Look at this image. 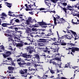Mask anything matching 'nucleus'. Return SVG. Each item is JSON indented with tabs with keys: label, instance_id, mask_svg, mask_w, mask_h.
Masks as SVG:
<instances>
[{
	"label": "nucleus",
	"instance_id": "4c0bfd02",
	"mask_svg": "<svg viewBox=\"0 0 79 79\" xmlns=\"http://www.w3.org/2000/svg\"><path fill=\"white\" fill-rule=\"evenodd\" d=\"M69 28H70L69 26L67 28H65V30H66V31H71L69 30Z\"/></svg>",
	"mask_w": 79,
	"mask_h": 79
},
{
	"label": "nucleus",
	"instance_id": "5fc2aeb1",
	"mask_svg": "<svg viewBox=\"0 0 79 79\" xmlns=\"http://www.w3.org/2000/svg\"><path fill=\"white\" fill-rule=\"evenodd\" d=\"M62 5L64 6H66L67 5V3L66 2H63L62 3Z\"/></svg>",
	"mask_w": 79,
	"mask_h": 79
},
{
	"label": "nucleus",
	"instance_id": "a878e982",
	"mask_svg": "<svg viewBox=\"0 0 79 79\" xmlns=\"http://www.w3.org/2000/svg\"><path fill=\"white\" fill-rule=\"evenodd\" d=\"M79 4H77L76 5H74V6H72L73 8H77L78 9V7H79Z\"/></svg>",
	"mask_w": 79,
	"mask_h": 79
},
{
	"label": "nucleus",
	"instance_id": "37998d69",
	"mask_svg": "<svg viewBox=\"0 0 79 79\" xmlns=\"http://www.w3.org/2000/svg\"><path fill=\"white\" fill-rule=\"evenodd\" d=\"M68 36H67L66 37L67 39H69V40L71 39V37L70 36V35H69V36L68 35Z\"/></svg>",
	"mask_w": 79,
	"mask_h": 79
},
{
	"label": "nucleus",
	"instance_id": "f257e3e1",
	"mask_svg": "<svg viewBox=\"0 0 79 79\" xmlns=\"http://www.w3.org/2000/svg\"><path fill=\"white\" fill-rule=\"evenodd\" d=\"M22 59L20 58L18 59L17 61L18 62V64H19L20 67L24 68V65H25V64H26V63H22L21 62V61H22Z\"/></svg>",
	"mask_w": 79,
	"mask_h": 79
},
{
	"label": "nucleus",
	"instance_id": "423d86ee",
	"mask_svg": "<svg viewBox=\"0 0 79 79\" xmlns=\"http://www.w3.org/2000/svg\"><path fill=\"white\" fill-rule=\"evenodd\" d=\"M69 50H72V52L74 53L75 51H79V48H76V47H72V48H68Z\"/></svg>",
	"mask_w": 79,
	"mask_h": 79
},
{
	"label": "nucleus",
	"instance_id": "6e6552de",
	"mask_svg": "<svg viewBox=\"0 0 79 79\" xmlns=\"http://www.w3.org/2000/svg\"><path fill=\"white\" fill-rule=\"evenodd\" d=\"M43 50H43L44 52L45 53H47L48 54H50L51 53H50V48H48L46 47L44 48H43Z\"/></svg>",
	"mask_w": 79,
	"mask_h": 79
},
{
	"label": "nucleus",
	"instance_id": "2eb2a0df",
	"mask_svg": "<svg viewBox=\"0 0 79 79\" xmlns=\"http://www.w3.org/2000/svg\"><path fill=\"white\" fill-rule=\"evenodd\" d=\"M9 23H4L2 24L1 26L3 27H8V26H10Z\"/></svg>",
	"mask_w": 79,
	"mask_h": 79
},
{
	"label": "nucleus",
	"instance_id": "69168bd1",
	"mask_svg": "<svg viewBox=\"0 0 79 79\" xmlns=\"http://www.w3.org/2000/svg\"><path fill=\"white\" fill-rule=\"evenodd\" d=\"M29 69V71H35V69H32V68H31V69Z\"/></svg>",
	"mask_w": 79,
	"mask_h": 79
},
{
	"label": "nucleus",
	"instance_id": "de8ad7c7",
	"mask_svg": "<svg viewBox=\"0 0 79 79\" xmlns=\"http://www.w3.org/2000/svg\"><path fill=\"white\" fill-rule=\"evenodd\" d=\"M9 34H10L11 35H13L14 34V31H10Z\"/></svg>",
	"mask_w": 79,
	"mask_h": 79
},
{
	"label": "nucleus",
	"instance_id": "ea45409f",
	"mask_svg": "<svg viewBox=\"0 0 79 79\" xmlns=\"http://www.w3.org/2000/svg\"><path fill=\"white\" fill-rule=\"evenodd\" d=\"M44 2H45V3H46L47 5H49V4L50 3V2L49 1L46 2L45 1H44Z\"/></svg>",
	"mask_w": 79,
	"mask_h": 79
},
{
	"label": "nucleus",
	"instance_id": "4be33fe9",
	"mask_svg": "<svg viewBox=\"0 0 79 79\" xmlns=\"http://www.w3.org/2000/svg\"><path fill=\"white\" fill-rule=\"evenodd\" d=\"M6 4H7V7H9V8H11V3H8V2H6Z\"/></svg>",
	"mask_w": 79,
	"mask_h": 79
},
{
	"label": "nucleus",
	"instance_id": "864d4df0",
	"mask_svg": "<svg viewBox=\"0 0 79 79\" xmlns=\"http://www.w3.org/2000/svg\"><path fill=\"white\" fill-rule=\"evenodd\" d=\"M23 72H24L25 73H27V69H23Z\"/></svg>",
	"mask_w": 79,
	"mask_h": 79
},
{
	"label": "nucleus",
	"instance_id": "49530a36",
	"mask_svg": "<svg viewBox=\"0 0 79 79\" xmlns=\"http://www.w3.org/2000/svg\"><path fill=\"white\" fill-rule=\"evenodd\" d=\"M56 43L55 42H53L52 44H53V45H56V46H58V45H59L57 43Z\"/></svg>",
	"mask_w": 79,
	"mask_h": 79
},
{
	"label": "nucleus",
	"instance_id": "c9c22d12",
	"mask_svg": "<svg viewBox=\"0 0 79 79\" xmlns=\"http://www.w3.org/2000/svg\"><path fill=\"white\" fill-rule=\"evenodd\" d=\"M5 48H4V46H3V45H2L0 46V50H3V49H4Z\"/></svg>",
	"mask_w": 79,
	"mask_h": 79
},
{
	"label": "nucleus",
	"instance_id": "c85d7f7f",
	"mask_svg": "<svg viewBox=\"0 0 79 79\" xmlns=\"http://www.w3.org/2000/svg\"><path fill=\"white\" fill-rule=\"evenodd\" d=\"M68 36V35H64L63 36H61V37L60 36V38L61 39H64V38H65V37H67Z\"/></svg>",
	"mask_w": 79,
	"mask_h": 79
},
{
	"label": "nucleus",
	"instance_id": "393cba45",
	"mask_svg": "<svg viewBox=\"0 0 79 79\" xmlns=\"http://www.w3.org/2000/svg\"><path fill=\"white\" fill-rule=\"evenodd\" d=\"M13 40V38H12V36H10L9 37V41L10 42V41H11V42H12Z\"/></svg>",
	"mask_w": 79,
	"mask_h": 79
},
{
	"label": "nucleus",
	"instance_id": "052dcab7",
	"mask_svg": "<svg viewBox=\"0 0 79 79\" xmlns=\"http://www.w3.org/2000/svg\"><path fill=\"white\" fill-rule=\"evenodd\" d=\"M41 27L43 28H44L45 29H46V27H48L47 26H42Z\"/></svg>",
	"mask_w": 79,
	"mask_h": 79
},
{
	"label": "nucleus",
	"instance_id": "e433bc0d",
	"mask_svg": "<svg viewBox=\"0 0 79 79\" xmlns=\"http://www.w3.org/2000/svg\"><path fill=\"white\" fill-rule=\"evenodd\" d=\"M1 16L6 17V14L4 13H2V14H1Z\"/></svg>",
	"mask_w": 79,
	"mask_h": 79
},
{
	"label": "nucleus",
	"instance_id": "338daca9",
	"mask_svg": "<svg viewBox=\"0 0 79 79\" xmlns=\"http://www.w3.org/2000/svg\"><path fill=\"white\" fill-rule=\"evenodd\" d=\"M10 31V30H6V33H9V34Z\"/></svg>",
	"mask_w": 79,
	"mask_h": 79
},
{
	"label": "nucleus",
	"instance_id": "f03ea898",
	"mask_svg": "<svg viewBox=\"0 0 79 79\" xmlns=\"http://www.w3.org/2000/svg\"><path fill=\"white\" fill-rule=\"evenodd\" d=\"M13 52L11 51H6L5 52V54L2 53V55L4 58H6V57H9L10 55H11Z\"/></svg>",
	"mask_w": 79,
	"mask_h": 79
},
{
	"label": "nucleus",
	"instance_id": "f8f14e48",
	"mask_svg": "<svg viewBox=\"0 0 79 79\" xmlns=\"http://www.w3.org/2000/svg\"><path fill=\"white\" fill-rule=\"evenodd\" d=\"M65 22H66L65 19H64L63 18H62L59 19V21H58V24H63Z\"/></svg>",
	"mask_w": 79,
	"mask_h": 79
},
{
	"label": "nucleus",
	"instance_id": "0eeeda50",
	"mask_svg": "<svg viewBox=\"0 0 79 79\" xmlns=\"http://www.w3.org/2000/svg\"><path fill=\"white\" fill-rule=\"evenodd\" d=\"M27 50L28 52L29 53H32L33 52L35 51V50H33L32 48V47L30 46L27 47Z\"/></svg>",
	"mask_w": 79,
	"mask_h": 79
},
{
	"label": "nucleus",
	"instance_id": "9b49d317",
	"mask_svg": "<svg viewBox=\"0 0 79 79\" xmlns=\"http://www.w3.org/2000/svg\"><path fill=\"white\" fill-rule=\"evenodd\" d=\"M8 60H10V61L11 62V64L12 66H15V64L14 63L15 60H13L12 58L11 57H8L7 58Z\"/></svg>",
	"mask_w": 79,
	"mask_h": 79
},
{
	"label": "nucleus",
	"instance_id": "7ed1b4c3",
	"mask_svg": "<svg viewBox=\"0 0 79 79\" xmlns=\"http://www.w3.org/2000/svg\"><path fill=\"white\" fill-rule=\"evenodd\" d=\"M38 42L45 43L46 44H48L49 43L48 40L46 39H40L37 40Z\"/></svg>",
	"mask_w": 79,
	"mask_h": 79
},
{
	"label": "nucleus",
	"instance_id": "680f3d73",
	"mask_svg": "<svg viewBox=\"0 0 79 79\" xmlns=\"http://www.w3.org/2000/svg\"><path fill=\"white\" fill-rule=\"evenodd\" d=\"M9 16H12V17H15V15L14 14H13V15L11 14H9Z\"/></svg>",
	"mask_w": 79,
	"mask_h": 79
},
{
	"label": "nucleus",
	"instance_id": "aec40b11",
	"mask_svg": "<svg viewBox=\"0 0 79 79\" xmlns=\"http://www.w3.org/2000/svg\"><path fill=\"white\" fill-rule=\"evenodd\" d=\"M16 34H17L21 36V34H22V31H16Z\"/></svg>",
	"mask_w": 79,
	"mask_h": 79
},
{
	"label": "nucleus",
	"instance_id": "f3484780",
	"mask_svg": "<svg viewBox=\"0 0 79 79\" xmlns=\"http://www.w3.org/2000/svg\"><path fill=\"white\" fill-rule=\"evenodd\" d=\"M14 39H15V41L17 42H21V40H20V39H19V38L17 37L16 36H15L14 37Z\"/></svg>",
	"mask_w": 79,
	"mask_h": 79
},
{
	"label": "nucleus",
	"instance_id": "4468645a",
	"mask_svg": "<svg viewBox=\"0 0 79 79\" xmlns=\"http://www.w3.org/2000/svg\"><path fill=\"white\" fill-rule=\"evenodd\" d=\"M21 56L24 57V58H29L31 57V55H27L26 54H23L21 55Z\"/></svg>",
	"mask_w": 79,
	"mask_h": 79
},
{
	"label": "nucleus",
	"instance_id": "cd10ccee",
	"mask_svg": "<svg viewBox=\"0 0 79 79\" xmlns=\"http://www.w3.org/2000/svg\"><path fill=\"white\" fill-rule=\"evenodd\" d=\"M61 9H62L65 12V13L66 14L67 13V9L65 8L61 7Z\"/></svg>",
	"mask_w": 79,
	"mask_h": 79
},
{
	"label": "nucleus",
	"instance_id": "13d9d810",
	"mask_svg": "<svg viewBox=\"0 0 79 79\" xmlns=\"http://www.w3.org/2000/svg\"><path fill=\"white\" fill-rule=\"evenodd\" d=\"M29 13L30 15H34V14H33V11H32V10L31 11L29 12Z\"/></svg>",
	"mask_w": 79,
	"mask_h": 79
},
{
	"label": "nucleus",
	"instance_id": "8fccbe9b",
	"mask_svg": "<svg viewBox=\"0 0 79 79\" xmlns=\"http://www.w3.org/2000/svg\"><path fill=\"white\" fill-rule=\"evenodd\" d=\"M14 27V26H11L10 27H8V29H13Z\"/></svg>",
	"mask_w": 79,
	"mask_h": 79
},
{
	"label": "nucleus",
	"instance_id": "0e129e2a",
	"mask_svg": "<svg viewBox=\"0 0 79 79\" xmlns=\"http://www.w3.org/2000/svg\"><path fill=\"white\" fill-rule=\"evenodd\" d=\"M55 42H56V43H58V39L57 38H55Z\"/></svg>",
	"mask_w": 79,
	"mask_h": 79
},
{
	"label": "nucleus",
	"instance_id": "6ab92c4d",
	"mask_svg": "<svg viewBox=\"0 0 79 79\" xmlns=\"http://www.w3.org/2000/svg\"><path fill=\"white\" fill-rule=\"evenodd\" d=\"M26 31H27V33L28 34H29V32H32V29H31V28L28 27V30H26Z\"/></svg>",
	"mask_w": 79,
	"mask_h": 79
},
{
	"label": "nucleus",
	"instance_id": "6e6d98bb",
	"mask_svg": "<svg viewBox=\"0 0 79 79\" xmlns=\"http://www.w3.org/2000/svg\"><path fill=\"white\" fill-rule=\"evenodd\" d=\"M68 64H66L65 65V67H64V68H68L69 67V64H68Z\"/></svg>",
	"mask_w": 79,
	"mask_h": 79
},
{
	"label": "nucleus",
	"instance_id": "a211bd4d",
	"mask_svg": "<svg viewBox=\"0 0 79 79\" xmlns=\"http://www.w3.org/2000/svg\"><path fill=\"white\" fill-rule=\"evenodd\" d=\"M30 18H31V23H35H35L37 22L36 20L32 19V17H30Z\"/></svg>",
	"mask_w": 79,
	"mask_h": 79
},
{
	"label": "nucleus",
	"instance_id": "72a5a7b5",
	"mask_svg": "<svg viewBox=\"0 0 79 79\" xmlns=\"http://www.w3.org/2000/svg\"><path fill=\"white\" fill-rule=\"evenodd\" d=\"M68 45H71V46H74L75 44H73L71 43H67Z\"/></svg>",
	"mask_w": 79,
	"mask_h": 79
},
{
	"label": "nucleus",
	"instance_id": "473e14b6",
	"mask_svg": "<svg viewBox=\"0 0 79 79\" xmlns=\"http://www.w3.org/2000/svg\"><path fill=\"white\" fill-rule=\"evenodd\" d=\"M51 2H52L53 3L55 4V3H56V2H58V0H51Z\"/></svg>",
	"mask_w": 79,
	"mask_h": 79
},
{
	"label": "nucleus",
	"instance_id": "b1692460",
	"mask_svg": "<svg viewBox=\"0 0 79 79\" xmlns=\"http://www.w3.org/2000/svg\"><path fill=\"white\" fill-rule=\"evenodd\" d=\"M40 57L39 56V55L38 54H35V58H36L37 59H38V60H39L40 59Z\"/></svg>",
	"mask_w": 79,
	"mask_h": 79
},
{
	"label": "nucleus",
	"instance_id": "4d7b16f0",
	"mask_svg": "<svg viewBox=\"0 0 79 79\" xmlns=\"http://www.w3.org/2000/svg\"><path fill=\"white\" fill-rule=\"evenodd\" d=\"M2 79H7V77H3V76H2Z\"/></svg>",
	"mask_w": 79,
	"mask_h": 79
},
{
	"label": "nucleus",
	"instance_id": "e2e57ef3",
	"mask_svg": "<svg viewBox=\"0 0 79 79\" xmlns=\"http://www.w3.org/2000/svg\"><path fill=\"white\" fill-rule=\"evenodd\" d=\"M45 10H47V11H49L50 10V9L48 7H47V8H46V9H45Z\"/></svg>",
	"mask_w": 79,
	"mask_h": 79
},
{
	"label": "nucleus",
	"instance_id": "09e8293b",
	"mask_svg": "<svg viewBox=\"0 0 79 79\" xmlns=\"http://www.w3.org/2000/svg\"><path fill=\"white\" fill-rule=\"evenodd\" d=\"M55 16L56 18V19H59L60 18V16H58L57 15H56Z\"/></svg>",
	"mask_w": 79,
	"mask_h": 79
},
{
	"label": "nucleus",
	"instance_id": "7c9ffc66",
	"mask_svg": "<svg viewBox=\"0 0 79 79\" xmlns=\"http://www.w3.org/2000/svg\"><path fill=\"white\" fill-rule=\"evenodd\" d=\"M8 49L9 50H11V51H13V49L11 45L9 46V47H8Z\"/></svg>",
	"mask_w": 79,
	"mask_h": 79
},
{
	"label": "nucleus",
	"instance_id": "20e7f679",
	"mask_svg": "<svg viewBox=\"0 0 79 79\" xmlns=\"http://www.w3.org/2000/svg\"><path fill=\"white\" fill-rule=\"evenodd\" d=\"M37 36L38 37H46V35L44 32H41L40 31L37 32Z\"/></svg>",
	"mask_w": 79,
	"mask_h": 79
},
{
	"label": "nucleus",
	"instance_id": "1a4fd4ad",
	"mask_svg": "<svg viewBox=\"0 0 79 79\" xmlns=\"http://www.w3.org/2000/svg\"><path fill=\"white\" fill-rule=\"evenodd\" d=\"M24 45V44H23L22 42H20V43H17L16 44V46L19 49H21V47H23Z\"/></svg>",
	"mask_w": 79,
	"mask_h": 79
},
{
	"label": "nucleus",
	"instance_id": "ddd939ff",
	"mask_svg": "<svg viewBox=\"0 0 79 79\" xmlns=\"http://www.w3.org/2000/svg\"><path fill=\"white\" fill-rule=\"evenodd\" d=\"M10 25H12L14 26V24H15V18L12 19L10 20V23H9Z\"/></svg>",
	"mask_w": 79,
	"mask_h": 79
},
{
	"label": "nucleus",
	"instance_id": "a19ab883",
	"mask_svg": "<svg viewBox=\"0 0 79 79\" xmlns=\"http://www.w3.org/2000/svg\"><path fill=\"white\" fill-rule=\"evenodd\" d=\"M5 35V36H6L7 37H10V36H11V35H9V34L8 33H5L4 34Z\"/></svg>",
	"mask_w": 79,
	"mask_h": 79
},
{
	"label": "nucleus",
	"instance_id": "603ef678",
	"mask_svg": "<svg viewBox=\"0 0 79 79\" xmlns=\"http://www.w3.org/2000/svg\"><path fill=\"white\" fill-rule=\"evenodd\" d=\"M27 64V66H30L31 64V62H27V63H26V64Z\"/></svg>",
	"mask_w": 79,
	"mask_h": 79
},
{
	"label": "nucleus",
	"instance_id": "2f4dec72",
	"mask_svg": "<svg viewBox=\"0 0 79 79\" xmlns=\"http://www.w3.org/2000/svg\"><path fill=\"white\" fill-rule=\"evenodd\" d=\"M38 46H39V47H44V44H41V43H38Z\"/></svg>",
	"mask_w": 79,
	"mask_h": 79
},
{
	"label": "nucleus",
	"instance_id": "58836bf2",
	"mask_svg": "<svg viewBox=\"0 0 79 79\" xmlns=\"http://www.w3.org/2000/svg\"><path fill=\"white\" fill-rule=\"evenodd\" d=\"M53 52H57L58 53V49H54Z\"/></svg>",
	"mask_w": 79,
	"mask_h": 79
},
{
	"label": "nucleus",
	"instance_id": "774afa93",
	"mask_svg": "<svg viewBox=\"0 0 79 79\" xmlns=\"http://www.w3.org/2000/svg\"><path fill=\"white\" fill-rule=\"evenodd\" d=\"M54 21H56V18L53 16Z\"/></svg>",
	"mask_w": 79,
	"mask_h": 79
},
{
	"label": "nucleus",
	"instance_id": "39448f33",
	"mask_svg": "<svg viewBox=\"0 0 79 79\" xmlns=\"http://www.w3.org/2000/svg\"><path fill=\"white\" fill-rule=\"evenodd\" d=\"M38 24H39V26H47L48 25L49 26V25H52V23H48L47 24L45 22H44L43 21V20H42V22H39L37 23Z\"/></svg>",
	"mask_w": 79,
	"mask_h": 79
},
{
	"label": "nucleus",
	"instance_id": "bb28decb",
	"mask_svg": "<svg viewBox=\"0 0 79 79\" xmlns=\"http://www.w3.org/2000/svg\"><path fill=\"white\" fill-rule=\"evenodd\" d=\"M19 73H20V74H22V75H23V74H25L24 72V71H23L22 70H20Z\"/></svg>",
	"mask_w": 79,
	"mask_h": 79
},
{
	"label": "nucleus",
	"instance_id": "a18cd8bd",
	"mask_svg": "<svg viewBox=\"0 0 79 79\" xmlns=\"http://www.w3.org/2000/svg\"><path fill=\"white\" fill-rule=\"evenodd\" d=\"M53 33H48V34L46 35V37L47 36H50L51 35H53Z\"/></svg>",
	"mask_w": 79,
	"mask_h": 79
},
{
	"label": "nucleus",
	"instance_id": "c03bdc74",
	"mask_svg": "<svg viewBox=\"0 0 79 79\" xmlns=\"http://www.w3.org/2000/svg\"><path fill=\"white\" fill-rule=\"evenodd\" d=\"M28 8H27L25 9L26 11H32V10H33V9H28Z\"/></svg>",
	"mask_w": 79,
	"mask_h": 79
},
{
	"label": "nucleus",
	"instance_id": "f704fd0d",
	"mask_svg": "<svg viewBox=\"0 0 79 79\" xmlns=\"http://www.w3.org/2000/svg\"><path fill=\"white\" fill-rule=\"evenodd\" d=\"M60 44L61 45H66V43L64 41L63 43H60Z\"/></svg>",
	"mask_w": 79,
	"mask_h": 79
},
{
	"label": "nucleus",
	"instance_id": "412c9836",
	"mask_svg": "<svg viewBox=\"0 0 79 79\" xmlns=\"http://www.w3.org/2000/svg\"><path fill=\"white\" fill-rule=\"evenodd\" d=\"M15 24L16 23H20V21L18 19H15Z\"/></svg>",
	"mask_w": 79,
	"mask_h": 79
},
{
	"label": "nucleus",
	"instance_id": "c756f323",
	"mask_svg": "<svg viewBox=\"0 0 79 79\" xmlns=\"http://www.w3.org/2000/svg\"><path fill=\"white\" fill-rule=\"evenodd\" d=\"M57 39V43H60L61 41V38H60V36H58Z\"/></svg>",
	"mask_w": 79,
	"mask_h": 79
},
{
	"label": "nucleus",
	"instance_id": "bf43d9fd",
	"mask_svg": "<svg viewBox=\"0 0 79 79\" xmlns=\"http://www.w3.org/2000/svg\"><path fill=\"white\" fill-rule=\"evenodd\" d=\"M50 72H51V73H52V74H55V72H54V70H50Z\"/></svg>",
	"mask_w": 79,
	"mask_h": 79
},
{
	"label": "nucleus",
	"instance_id": "3c124183",
	"mask_svg": "<svg viewBox=\"0 0 79 79\" xmlns=\"http://www.w3.org/2000/svg\"><path fill=\"white\" fill-rule=\"evenodd\" d=\"M70 31H71V32L74 35L75 34H76V33L75 32L73 31H72V30H70Z\"/></svg>",
	"mask_w": 79,
	"mask_h": 79
},
{
	"label": "nucleus",
	"instance_id": "5701e85b",
	"mask_svg": "<svg viewBox=\"0 0 79 79\" xmlns=\"http://www.w3.org/2000/svg\"><path fill=\"white\" fill-rule=\"evenodd\" d=\"M22 44H24V45H30L31 43H29L27 42H22Z\"/></svg>",
	"mask_w": 79,
	"mask_h": 79
},
{
	"label": "nucleus",
	"instance_id": "79ce46f5",
	"mask_svg": "<svg viewBox=\"0 0 79 79\" xmlns=\"http://www.w3.org/2000/svg\"><path fill=\"white\" fill-rule=\"evenodd\" d=\"M38 10L40 11H42V10H45V8H40Z\"/></svg>",
	"mask_w": 79,
	"mask_h": 79
},
{
	"label": "nucleus",
	"instance_id": "dca6fc26",
	"mask_svg": "<svg viewBox=\"0 0 79 79\" xmlns=\"http://www.w3.org/2000/svg\"><path fill=\"white\" fill-rule=\"evenodd\" d=\"M26 21L27 24V25H29V23H31V18L30 17L28 18V19Z\"/></svg>",
	"mask_w": 79,
	"mask_h": 79
},
{
	"label": "nucleus",
	"instance_id": "9d476101",
	"mask_svg": "<svg viewBox=\"0 0 79 79\" xmlns=\"http://www.w3.org/2000/svg\"><path fill=\"white\" fill-rule=\"evenodd\" d=\"M8 70L7 71V73L8 72L9 73H13V70L14 69V68L13 67H8Z\"/></svg>",
	"mask_w": 79,
	"mask_h": 79
}]
</instances>
